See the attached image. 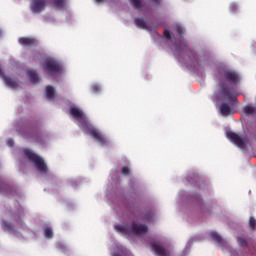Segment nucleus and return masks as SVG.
I'll use <instances>...</instances> for the list:
<instances>
[{
  "mask_svg": "<svg viewBox=\"0 0 256 256\" xmlns=\"http://www.w3.org/2000/svg\"><path fill=\"white\" fill-rule=\"evenodd\" d=\"M175 47L178 55L185 53L191 61H197V53L194 49L189 47V44L185 39L182 38L180 41H176Z\"/></svg>",
  "mask_w": 256,
  "mask_h": 256,
  "instance_id": "f257e3e1",
  "label": "nucleus"
},
{
  "mask_svg": "<svg viewBox=\"0 0 256 256\" xmlns=\"http://www.w3.org/2000/svg\"><path fill=\"white\" fill-rule=\"evenodd\" d=\"M44 71L48 72V75H57L61 73V64L55 59H48L43 64Z\"/></svg>",
  "mask_w": 256,
  "mask_h": 256,
  "instance_id": "f03ea898",
  "label": "nucleus"
},
{
  "mask_svg": "<svg viewBox=\"0 0 256 256\" xmlns=\"http://www.w3.org/2000/svg\"><path fill=\"white\" fill-rule=\"evenodd\" d=\"M0 77L4 81L6 87L10 89H19V82L7 75L3 72V69L0 67Z\"/></svg>",
  "mask_w": 256,
  "mask_h": 256,
  "instance_id": "7ed1b4c3",
  "label": "nucleus"
},
{
  "mask_svg": "<svg viewBox=\"0 0 256 256\" xmlns=\"http://www.w3.org/2000/svg\"><path fill=\"white\" fill-rule=\"evenodd\" d=\"M47 6V1L45 0H33L31 4L32 13H42Z\"/></svg>",
  "mask_w": 256,
  "mask_h": 256,
  "instance_id": "20e7f679",
  "label": "nucleus"
},
{
  "mask_svg": "<svg viewBox=\"0 0 256 256\" xmlns=\"http://www.w3.org/2000/svg\"><path fill=\"white\" fill-rule=\"evenodd\" d=\"M224 78L226 81H228V83H231L232 85H237L239 83V74H237L235 71H224Z\"/></svg>",
  "mask_w": 256,
  "mask_h": 256,
  "instance_id": "39448f33",
  "label": "nucleus"
},
{
  "mask_svg": "<svg viewBox=\"0 0 256 256\" xmlns=\"http://www.w3.org/2000/svg\"><path fill=\"white\" fill-rule=\"evenodd\" d=\"M18 43L23 47H35L37 45V40L31 37H21Z\"/></svg>",
  "mask_w": 256,
  "mask_h": 256,
  "instance_id": "423d86ee",
  "label": "nucleus"
},
{
  "mask_svg": "<svg viewBox=\"0 0 256 256\" xmlns=\"http://www.w3.org/2000/svg\"><path fill=\"white\" fill-rule=\"evenodd\" d=\"M219 89H220V93H221V95H223V97H233V89L231 87H229V85H227L225 83H220Z\"/></svg>",
  "mask_w": 256,
  "mask_h": 256,
  "instance_id": "0eeeda50",
  "label": "nucleus"
},
{
  "mask_svg": "<svg viewBox=\"0 0 256 256\" xmlns=\"http://www.w3.org/2000/svg\"><path fill=\"white\" fill-rule=\"evenodd\" d=\"M28 75V79L29 81H31L32 83H39V74H37V72H35L34 70H29L27 72Z\"/></svg>",
  "mask_w": 256,
  "mask_h": 256,
  "instance_id": "6e6552de",
  "label": "nucleus"
},
{
  "mask_svg": "<svg viewBox=\"0 0 256 256\" xmlns=\"http://www.w3.org/2000/svg\"><path fill=\"white\" fill-rule=\"evenodd\" d=\"M134 23L139 29H147V22L143 18H135Z\"/></svg>",
  "mask_w": 256,
  "mask_h": 256,
  "instance_id": "1a4fd4ad",
  "label": "nucleus"
},
{
  "mask_svg": "<svg viewBox=\"0 0 256 256\" xmlns=\"http://www.w3.org/2000/svg\"><path fill=\"white\" fill-rule=\"evenodd\" d=\"M129 1L133 9H136L137 11H141V9H143L144 7L143 1L141 0H129Z\"/></svg>",
  "mask_w": 256,
  "mask_h": 256,
  "instance_id": "9d476101",
  "label": "nucleus"
},
{
  "mask_svg": "<svg viewBox=\"0 0 256 256\" xmlns=\"http://www.w3.org/2000/svg\"><path fill=\"white\" fill-rule=\"evenodd\" d=\"M46 97H55V88L53 86H46Z\"/></svg>",
  "mask_w": 256,
  "mask_h": 256,
  "instance_id": "9b49d317",
  "label": "nucleus"
},
{
  "mask_svg": "<svg viewBox=\"0 0 256 256\" xmlns=\"http://www.w3.org/2000/svg\"><path fill=\"white\" fill-rule=\"evenodd\" d=\"M101 91V85L94 83L91 85V92L92 93H100Z\"/></svg>",
  "mask_w": 256,
  "mask_h": 256,
  "instance_id": "f8f14e48",
  "label": "nucleus"
},
{
  "mask_svg": "<svg viewBox=\"0 0 256 256\" xmlns=\"http://www.w3.org/2000/svg\"><path fill=\"white\" fill-rule=\"evenodd\" d=\"M229 9H230V13H237V11H239V5L233 2L230 4Z\"/></svg>",
  "mask_w": 256,
  "mask_h": 256,
  "instance_id": "ddd939ff",
  "label": "nucleus"
},
{
  "mask_svg": "<svg viewBox=\"0 0 256 256\" xmlns=\"http://www.w3.org/2000/svg\"><path fill=\"white\" fill-rule=\"evenodd\" d=\"M53 3L55 7H65V0H54Z\"/></svg>",
  "mask_w": 256,
  "mask_h": 256,
  "instance_id": "4468645a",
  "label": "nucleus"
},
{
  "mask_svg": "<svg viewBox=\"0 0 256 256\" xmlns=\"http://www.w3.org/2000/svg\"><path fill=\"white\" fill-rule=\"evenodd\" d=\"M164 37L167 41H171V32L167 29L164 30Z\"/></svg>",
  "mask_w": 256,
  "mask_h": 256,
  "instance_id": "2eb2a0df",
  "label": "nucleus"
},
{
  "mask_svg": "<svg viewBox=\"0 0 256 256\" xmlns=\"http://www.w3.org/2000/svg\"><path fill=\"white\" fill-rule=\"evenodd\" d=\"M176 32L178 33V35H179L180 37H183V27L177 26V27H176Z\"/></svg>",
  "mask_w": 256,
  "mask_h": 256,
  "instance_id": "dca6fc26",
  "label": "nucleus"
},
{
  "mask_svg": "<svg viewBox=\"0 0 256 256\" xmlns=\"http://www.w3.org/2000/svg\"><path fill=\"white\" fill-rule=\"evenodd\" d=\"M153 3H155L156 5H160L161 4V0H152Z\"/></svg>",
  "mask_w": 256,
  "mask_h": 256,
  "instance_id": "f3484780",
  "label": "nucleus"
},
{
  "mask_svg": "<svg viewBox=\"0 0 256 256\" xmlns=\"http://www.w3.org/2000/svg\"><path fill=\"white\" fill-rule=\"evenodd\" d=\"M96 3H103L105 0H95Z\"/></svg>",
  "mask_w": 256,
  "mask_h": 256,
  "instance_id": "a211bd4d",
  "label": "nucleus"
},
{
  "mask_svg": "<svg viewBox=\"0 0 256 256\" xmlns=\"http://www.w3.org/2000/svg\"><path fill=\"white\" fill-rule=\"evenodd\" d=\"M1 35H3V31H1V29H0V37H1Z\"/></svg>",
  "mask_w": 256,
  "mask_h": 256,
  "instance_id": "6ab92c4d",
  "label": "nucleus"
},
{
  "mask_svg": "<svg viewBox=\"0 0 256 256\" xmlns=\"http://www.w3.org/2000/svg\"><path fill=\"white\" fill-rule=\"evenodd\" d=\"M237 96L242 95L241 93H236Z\"/></svg>",
  "mask_w": 256,
  "mask_h": 256,
  "instance_id": "aec40b11",
  "label": "nucleus"
}]
</instances>
